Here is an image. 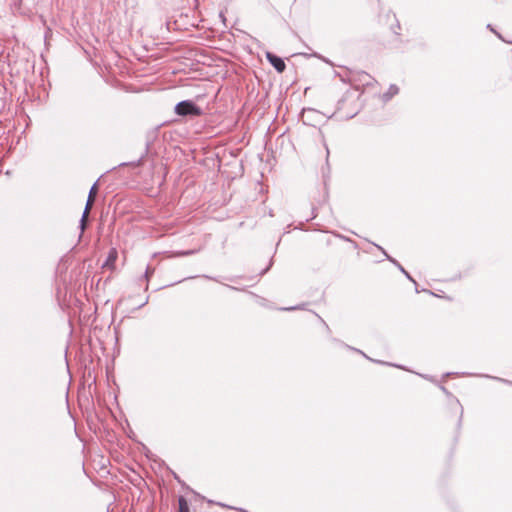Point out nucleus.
I'll list each match as a JSON object with an SVG mask.
<instances>
[{
  "label": "nucleus",
  "mask_w": 512,
  "mask_h": 512,
  "mask_svg": "<svg viewBox=\"0 0 512 512\" xmlns=\"http://www.w3.org/2000/svg\"><path fill=\"white\" fill-rule=\"evenodd\" d=\"M175 113L179 116H200L202 109L191 100H184L176 104Z\"/></svg>",
  "instance_id": "nucleus-1"
},
{
  "label": "nucleus",
  "mask_w": 512,
  "mask_h": 512,
  "mask_svg": "<svg viewBox=\"0 0 512 512\" xmlns=\"http://www.w3.org/2000/svg\"><path fill=\"white\" fill-rule=\"evenodd\" d=\"M96 192H97V187H96V183H95L89 191L85 209H84V212H83L81 220H80V229L82 232L85 230L86 221H87L88 215L90 213V210L92 208V205L94 203Z\"/></svg>",
  "instance_id": "nucleus-2"
},
{
  "label": "nucleus",
  "mask_w": 512,
  "mask_h": 512,
  "mask_svg": "<svg viewBox=\"0 0 512 512\" xmlns=\"http://www.w3.org/2000/svg\"><path fill=\"white\" fill-rule=\"evenodd\" d=\"M372 77L366 72L354 73V90H359L360 87L369 86L372 82Z\"/></svg>",
  "instance_id": "nucleus-3"
},
{
  "label": "nucleus",
  "mask_w": 512,
  "mask_h": 512,
  "mask_svg": "<svg viewBox=\"0 0 512 512\" xmlns=\"http://www.w3.org/2000/svg\"><path fill=\"white\" fill-rule=\"evenodd\" d=\"M266 58L270 62V64L276 69L277 72L281 73L285 70V62L280 57L274 55L271 52H267Z\"/></svg>",
  "instance_id": "nucleus-4"
},
{
  "label": "nucleus",
  "mask_w": 512,
  "mask_h": 512,
  "mask_svg": "<svg viewBox=\"0 0 512 512\" xmlns=\"http://www.w3.org/2000/svg\"><path fill=\"white\" fill-rule=\"evenodd\" d=\"M378 248L383 252V254L386 256V258H387L390 262H392L395 266H397V267H398V269H399V270H400V271H401V272H402V273H403V274H404V275H405V276H406L410 281H412V282H414V283H415V280L410 276V274H409V273H408V272H407V271H406V270L401 266V264H400L397 260H395L394 258H392L391 256H389L383 248H381V247H379V246H378Z\"/></svg>",
  "instance_id": "nucleus-5"
},
{
  "label": "nucleus",
  "mask_w": 512,
  "mask_h": 512,
  "mask_svg": "<svg viewBox=\"0 0 512 512\" xmlns=\"http://www.w3.org/2000/svg\"><path fill=\"white\" fill-rule=\"evenodd\" d=\"M398 92H399V88L396 85H391L389 87V89L387 90V92L383 93L381 98L384 102H388L393 96L398 94Z\"/></svg>",
  "instance_id": "nucleus-6"
},
{
  "label": "nucleus",
  "mask_w": 512,
  "mask_h": 512,
  "mask_svg": "<svg viewBox=\"0 0 512 512\" xmlns=\"http://www.w3.org/2000/svg\"><path fill=\"white\" fill-rule=\"evenodd\" d=\"M179 512H190L188 503L184 497H180L178 500Z\"/></svg>",
  "instance_id": "nucleus-7"
},
{
  "label": "nucleus",
  "mask_w": 512,
  "mask_h": 512,
  "mask_svg": "<svg viewBox=\"0 0 512 512\" xmlns=\"http://www.w3.org/2000/svg\"><path fill=\"white\" fill-rule=\"evenodd\" d=\"M117 259V251L116 249H111L109 254H108V258H107V261H106V265H112L114 264V262L116 261Z\"/></svg>",
  "instance_id": "nucleus-8"
},
{
  "label": "nucleus",
  "mask_w": 512,
  "mask_h": 512,
  "mask_svg": "<svg viewBox=\"0 0 512 512\" xmlns=\"http://www.w3.org/2000/svg\"><path fill=\"white\" fill-rule=\"evenodd\" d=\"M194 251L193 250H189V251H182V252H178L177 255L178 256H187V255H191L193 254Z\"/></svg>",
  "instance_id": "nucleus-9"
},
{
  "label": "nucleus",
  "mask_w": 512,
  "mask_h": 512,
  "mask_svg": "<svg viewBox=\"0 0 512 512\" xmlns=\"http://www.w3.org/2000/svg\"><path fill=\"white\" fill-rule=\"evenodd\" d=\"M152 272H153V270H151L150 267H147L146 272H145V277L148 279V277L150 276V274Z\"/></svg>",
  "instance_id": "nucleus-10"
},
{
  "label": "nucleus",
  "mask_w": 512,
  "mask_h": 512,
  "mask_svg": "<svg viewBox=\"0 0 512 512\" xmlns=\"http://www.w3.org/2000/svg\"><path fill=\"white\" fill-rule=\"evenodd\" d=\"M487 27H488L491 31H493L495 34H497V33L493 30V28L491 27V24H488V26H487Z\"/></svg>",
  "instance_id": "nucleus-11"
},
{
  "label": "nucleus",
  "mask_w": 512,
  "mask_h": 512,
  "mask_svg": "<svg viewBox=\"0 0 512 512\" xmlns=\"http://www.w3.org/2000/svg\"><path fill=\"white\" fill-rule=\"evenodd\" d=\"M240 511H241V512H248L247 510H244V509H241Z\"/></svg>",
  "instance_id": "nucleus-12"
}]
</instances>
